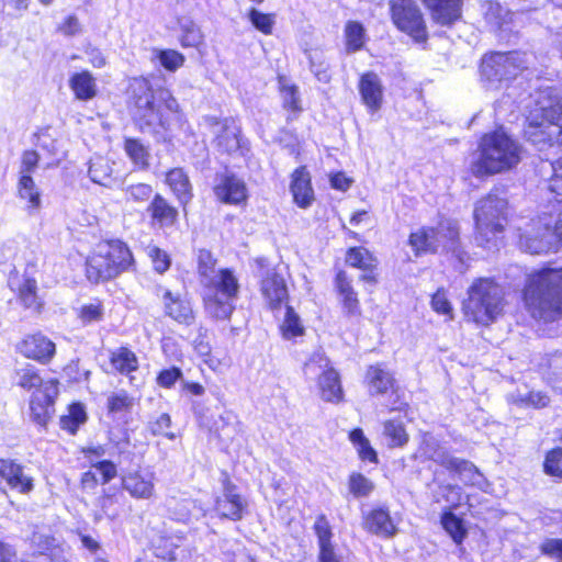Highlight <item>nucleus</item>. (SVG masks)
I'll list each match as a JSON object with an SVG mask.
<instances>
[{"mask_svg":"<svg viewBox=\"0 0 562 562\" xmlns=\"http://www.w3.org/2000/svg\"><path fill=\"white\" fill-rule=\"evenodd\" d=\"M521 301L533 318L552 323L562 318V266L546 263L529 272L521 289Z\"/></svg>","mask_w":562,"mask_h":562,"instance_id":"f257e3e1","label":"nucleus"},{"mask_svg":"<svg viewBox=\"0 0 562 562\" xmlns=\"http://www.w3.org/2000/svg\"><path fill=\"white\" fill-rule=\"evenodd\" d=\"M133 119L142 131L167 130L169 114L179 112V103L166 88L153 89L149 81L135 78L131 83Z\"/></svg>","mask_w":562,"mask_h":562,"instance_id":"f03ea898","label":"nucleus"},{"mask_svg":"<svg viewBox=\"0 0 562 562\" xmlns=\"http://www.w3.org/2000/svg\"><path fill=\"white\" fill-rule=\"evenodd\" d=\"M479 157L470 165V173L477 179L509 171L521 159V148L503 128L484 133L477 144Z\"/></svg>","mask_w":562,"mask_h":562,"instance_id":"7ed1b4c3","label":"nucleus"},{"mask_svg":"<svg viewBox=\"0 0 562 562\" xmlns=\"http://www.w3.org/2000/svg\"><path fill=\"white\" fill-rule=\"evenodd\" d=\"M407 245L415 257L456 252L460 249V227L454 220L442 218L436 226L423 225L412 231Z\"/></svg>","mask_w":562,"mask_h":562,"instance_id":"20e7f679","label":"nucleus"},{"mask_svg":"<svg viewBox=\"0 0 562 562\" xmlns=\"http://www.w3.org/2000/svg\"><path fill=\"white\" fill-rule=\"evenodd\" d=\"M502 307L503 299L498 284L492 278H477L468 289L462 312L467 321L488 326L502 313Z\"/></svg>","mask_w":562,"mask_h":562,"instance_id":"39448f33","label":"nucleus"},{"mask_svg":"<svg viewBox=\"0 0 562 562\" xmlns=\"http://www.w3.org/2000/svg\"><path fill=\"white\" fill-rule=\"evenodd\" d=\"M522 137L539 150L562 147V100L542 108L538 116L528 119Z\"/></svg>","mask_w":562,"mask_h":562,"instance_id":"423d86ee","label":"nucleus"},{"mask_svg":"<svg viewBox=\"0 0 562 562\" xmlns=\"http://www.w3.org/2000/svg\"><path fill=\"white\" fill-rule=\"evenodd\" d=\"M389 14L395 29L414 43L425 45L428 42L427 22L415 0H390Z\"/></svg>","mask_w":562,"mask_h":562,"instance_id":"0eeeda50","label":"nucleus"},{"mask_svg":"<svg viewBox=\"0 0 562 562\" xmlns=\"http://www.w3.org/2000/svg\"><path fill=\"white\" fill-rule=\"evenodd\" d=\"M364 382L369 387L371 395L390 396L391 400L386 405L389 413L407 414L409 412V404L405 400L404 393L401 390L394 373L386 370L383 363L368 366Z\"/></svg>","mask_w":562,"mask_h":562,"instance_id":"6e6552de","label":"nucleus"},{"mask_svg":"<svg viewBox=\"0 0 562 562\" xmlns=\"http://www.w3.org/2000/svg\"><path fill=\"white\" fill-rule=\"evenodd\" d=\"M323 369L318 379L317 387L319 396L324 402L339 404L345 402V392L341 384V376L337 369L330 364V360L321 353L312 355L304 363V371Z\"/></svg>","mask_w":562,"mask_h":562,"instance_id":"1a4fd4ad","label":"nucleus"},{"mask_svg":"<svg viewBox=\"0 0 562 562\" xmlns=\"http://www.w3.org/2000/svg\"><path fill=\"white\" fill-rule=\"evenodd\" d=\"M473 215L476 228L483 236L503 233L506 214L501 199L490 194L484 196L479 201Z\"/></svg>","mask_w":562,"mask_h":562,"instance_id":"9d476101","label":"nucleus"},{"mask_svg":"<svg viewBox=\"0 0 562 562\" xmlns=\"http://www.w3.org/2000/svg\"><path fill=\"white\" fill-rule=\"evenodd\" d=\"M344 260L347 267L360 271L359 281L375 285L380 281V260L376 255L362 245L349 246Z\"/></svg>","mask_w":562,"mask_h":562,"instance_id":"9b49d317","label":"nucleus"},{"mask_svg":"<svg viewBox=\"0 0 562 562\" xmlns=\"http://www.w3.org/2000/svg\"><path fill=\"white\" fill-rule=\"evenodd\" d=\"M215 260L210 251L201 250L199 255V271L201 282L210 290H218L224 294L231 295L238 290L237 279L228 269L216 271Z\"/></svg>","mask_w":562,"mask_h":562,"instance_id":"f8f14e48","label":"nucleus"},{"mask_svg":"<svg viewBox=\"0 0 562 562\" xmlns=\"http://www.w3.org/2000/svg\"><path fill=\"white\" fill-rule=\"evenodd\" d=\"M333 288L342 315L347 318H358L362 315L361 300L355 288L352 277L342 268L336 269Z\"/></svg>","mask_w":562,"mask_h":562,"instance_id":"ddd939ff","label":"nucleus"},{"mask_svg":"<svg viewBox=\"0 0 562 562\" xmlns=\"http://www.w3.org/2000/svg\"><path fill=\"white\" fill-rule=\"evenodd\" d=\"M362 529L372 536L391 539L398 532L397 524L386 505H374L361 515Z\"/></svg>","mask_w":562,"mask_h":562,"instance_id":"4468645a","label":"nucleus"},{"mask_svg":"<svg viewBox=\"0 0 562 562\" xmlns=\"http://www.w3.org/2000/svg\"><path fill=\"white\" fill-rule=\"evenodd\" d=\"M515 68L512 52H487L479 64L481 79L486 82H501L508 79Z\"/></svg>","mask_w":562,"mask_h":562,"instance_id":"2eb2a0df","label":"nucleus"},{"mask_svg":"<svg viewBox=\"0 0 562 562\" xmlns=\"http://www.w3.org/2000/svg\"><path fill=\"white\" fill-rule=\"evenodd\" d=\"M58 395V383L47 380L46 386L32 393L30 400L31 419L40 426H46L54 413V401Z\"/></svg>","mask_w":562,"mask_h":562,"instance_id":"dca6fc26","label":"nucleus"},{"mask_svg":"<svg viewBox=\"0 0 562 562\" xmlns=\"http://www.w3.org/2000/svg\"><path fill=\"white\" fill-rule=\"evenodd\" d=\"M357 89L360 101L370 114L378 113L384 103V87L379 75L372 70L360 74Z\"/></svg>","mask_w":562,"mask_h":562,"instance_id":"f3484780","label":"nucleus"},{"mask_svg":"<svg viewBox=\"0 0 562 562\" xmlns=\"http://www.w3.org/2000/svg\"><path fill=\"white\" fill-rule=\"evenodd\" d=\"M435 25L451 29L462 20L464 0H420Z\"/></svg>","mask_w":562,"mask_h":562,"instance_id":"a211bd4d","label":"nucleus"},{"mask_svg":"<svg viewBox=\"0 0 562 562\" xmlns=\"http://www.w3.org/2000/svg\"><path fill=\"white\" fill-rule=\"evenodd\" d=\"M260 292L267 308L273 313L289 304L290 294L286 283L283 277L276 271H269L262 277Z\"/></svg>","mask_w":562,"mask_h":562,"instance_id":"6ab92c4d","label":"nucleus"},{"mask_svg":"<svg viewBox=\"0 0 562 562\" xmlns=\"http://www.w3.org/2000/svg\"><path fill=\"white\" fill-rule=\"evenodd\" d=\"M289 188L294 204L300 209H307L315 201L312 176L307 166L301 165L291 172Z\"/></svg>","mask_w":562,"mask_h":562,"instance_id":"aec40b11","label":"nucleus"},{"mask_svg":"<svg viewBox=\"0 0 562 562\" xmlns=\"http://www.w3.org/2000/svg\"><path fill=\"white\" fill-rule=\"evenodd\" d=\"M106 257H111L108 244H99L93 254L88 257L86 273L91 282L99 283L116 277V269L110 268Z\"/></svg>","mask_w":562,"mask_h":562,"instance_id":"412c9836","label":"nucleus"},{"mask_svg":"<svg viewBox=\"0 0 562 562\" xmlns=\"http://www.w3.org/2000/svg\"><path fill=\"white\" fill-rule=\"evenodd\" d=\"M165 314L179 324L190 326L195 319L190 301L180 293L165 289L162 292Z\"/></svg>","mask_w":562,"mask_h":562,"instance_id":"4be33fe9","label":"nucleus"},{"mask_svg":"<svg viewBox=\"0 0 562 562\" xmlns=\"http://www.w3.org/2000/svg\"><path fill=\"white\" fill-rule=\"evenodd\" d=\"M18 349L24 357L46 363L55 353V344L42 334H33L23 338Z\"/></svg>","mask_w":562,"mask_h":562,"instance_id":"5701e85b","label":"nucleus"},{"mask_svg":"<svg viewBox=\"0 0 562 562\" xmlns=\"http://www.w3.org/2000/svg\"><path fill=\"white\" fill-rule=\"evenodd\" d=\"M214 193L224 203L237 204L246 199V186L243 179L224 173L218 178Z\"/></svg>","mask_w":562,"mask_h":562,"instance_id":"b1692460","label":"nucleus"},{"mask_svg":"<svg viewBox=\"0 0 562 562\" xmlns=\"http://www.w3.org/2000/svg\"><path fill=\"white\" fill-rule=\"evenodd\" d=\"M535 225L537 233L543 229L542 236L550 237L555 245L562 246V205H552L538 217Z\"/></svg>","mask_w":562,"mask_h":562,"instance_id":"393cba45","label":"nucleus"},{"mask_svg":"<svg viewBox=\"0 0 562 562\" xmlns=\"http://www.w3.org/2000/svg\"><path fill=\"white\" fill-rule=\"evenodd\" d=\"M278 90L282 95V109L288 112L286 121L296 120L303 112L299 87L288 83L284 76L278 77Z\"/></svg>","mask_w":562,"mask_h":562,"instance_id":"a878e982","label":"nucleus"},{"mask_svg":"<svg viewBox=\"0 0 562 562\" xmlns=\"http://www.w3.org/2000/svg\"><path fill=\"white\" fill-rule=\"evenodd\" d=\"M114 165V161L103 156L91 158L88 171L90 179L105 188H113L117 183Z\"/></svg>","mask_w":562,"mask_h":562,"instance_id":"bb28decb","label":"nucleus"},{"mask_svg":"<svg viewBox=\"0 0 562 562\" xmlns=\"http://www.w3.org/2000/svg\"><path fill=\"white\" fill-rule=\"evenodd\" d=\"M147 212L155 224L159 227H170L178 218V210L172 206L162 195L155 194L147 206Z\"/></svg>","mask_w":562,"mask_h":562,"instance_id":"cd10ccee","label":"nucleus"},{"mask_svg":"<svg viewBox=\"0 0 562 562\" xmlns=\"http://www.w3.org/2000/svg\"><path fill=\"white\" fill-rule=\"evenodd\" d=\"M457 506L458 505H453L451 508L442 510L440 515V525L452 541L457 546H461L468 537V528L464 520L452 512Z\"/></svg>","mask_w":562,"mask_h":562,"instance_id":"c85d7f7f","label":"nucleus"},{"mask_svg":"<svg viewBox=\"0 0 562 562\" xmlns=\"http://www.w3.org/2000/svg\"><path fill=\"white\" fill-rule=\"evenodd\" d=\"M166 183L177 195L180 203L186 205L192 198V188L187 173L181 168H173L166 175Z\"/></svg>","mask_w":562,"mask_h":562,"instance_id":"c756f323","label":"nucleus"},{"mask_svg":"<svg viewBox=\"0 0 562 562\" xmlns=\"http://www.w3.org/2000/svg\"><path fill=\"white\" fill-rule=\"evenodd\" d=\"M348 439L357 450L358 458L363 462L379 463L376 450L371 446L362 428L356 427L348 432Z\"/></svg>","mask_w":562,"mask_h":562,"instance_id":"7c9ffc66","label":"nucleus"},{"mask_svg":"<svg viewBox=\"0 0 562 562\" xmlns=\"http://www.w3.org/2000/svg\"><path fill=\"white\" fill-rule=\"evenodd\" d=\"M285 314L278 329L283 339L291 340L305 334V327L293 306L285 305Z\"/></svg>","mask_w":562,"mask_h":562,"instance_id":"2f4dec72","label":"nucleus"},{"mask_svg":"<svg viewBox=\"0 0 562 562\" xmlns=\"http://www.w3.org/2000/svg\"><path fill=\"white\" fill-rule=\"evenodd\" d=\"M14 383L25 391H37L46 386V381L40 374V371L31 366L25 364L15 370Z\"/></svg>","mask_w":562,"mask_h":562,"instance_id":"473e14b6","label":"nucleus"},{"mask_svg":"<svg viewBox=\"0 0 562 562\" xmlns=\"http://www.w3.org/2000/svg\"><path fill=\"white\" fill-rule=\"evenodd\" d=\"M122 484L123 487L136 498L148 499L154 494V483L150 480H146L137 472L124 476Z\"/></svg>","mask_w":562,"mask_h":562,"instance_id":"72a5a7b5","label":"nucleus"},{"mask_svg":"<svg viewBox=\"0 0 562 562\" xmlns=\"http://www.w3.org/2000/svg\"><path fill=\"white\" fill-rule=\"evenodd\" d=\"M70 88L75 92L77 99L86 101L92 99L97 94V85L92 75L85 70L75 74L69 80Z\"/></svg>","mask_w":562,"mask_h":562,"instance_id":"f704fd0d","label":"nucleus"},{"mask_svg":"<svg viewBox=\"0 0 562 562\" xmlns=\"http://www.w3.org/2000/svg\"><path fill=\"white\" fill-rule=\"evenodd\" d=\"M214 134L216 135L217 145L225 151L232 153L240 147L237 128L234 122L216 123L214 125Z\"/></svg>","mask_w":562,"mask_h":562,"instance_id":"c9c22d12","label":"nucleus"},{"mask_svg":"<svg viewBox=\"0 0 562 562\" xmlns=\"http://www.w3.org/2000/svg\"><path fill=\"white\" fill-rule=\"evenodd\" d=\"M345 46L348 53L361 50L367 42L366 30L359 21H347L344 30Z\"/></svg>","mask_w":562,"mask_h":562,"instance_id":"e433bc0d","label":"nucleus"},{"mask_svg":"<svg viewBox=\"0 0 562 562\" xmlns=\"http://www.w3.org/2000/svg\"><path fill=\"white\" fill-rule=\"evenodd\" d=\"M218 292V290H216ZM221 296L216 293L215 295L207 294L205 299V306L207 312L217 319H226L233 312V305L229 300L236 295L237 290L231 294H224L220 291Z\"/></svg>","mask_w":562,"mask_h":562,"instance_id":"4c0bfd02","label":"nucleus"},{"mask_svg":"<svg viewBox=\"0 0 562 562\" xmlns=\"http://www.w3.org/2000/svg\"><path fill=\"white\" fill-rule=\"evenodd\" d=\"M383 435L389 440V448H403L409 441L405 425L394 418L384 420Z\"/></svg>","mask_w":562,"mask_h":562,"instance_id":"58836bf2","label":"nucleus"},{"mask_svg":"<svg viewBox=\"0 0 562 562\" xmlns=\"http://www.w3.org/2000/svg\"><path fill=\"white\" fill-rule=\"evenodd\" d=\"M111 251V257H106V261L110 265V268L116 269V276L126 270L132 261V252L130 249L121 241H105Z\"/></svg>","mask_w":562,"mask_h":562,"instance_id":"ea45409f","label":"nucleus"},{"mask_svg":"<svg viewBox=\"0 0 562 562\" xmlns=\"http://www.w3.org/2000/svg\"><path fill=\"white\" fill-rule=\"evenodd\" d=\"M18 194L22 200L27 201L30 212L41 207V192L32 176H20L18 182Z\"/></svg>","mask_w":562,"mask_h":562,"instance_id":"a19ab883","label":"nucleus"},{"mask_svg":"<svg viewBox=\"0 0 562 562\" xmlns=\"http://www.w3.org/2000/svg\"><path fill=\"white\" fill-rule=\"evenodd\" d=\"M449 474L461 476L463 474H480L477 467L469 460L457 458L448 453H443L438 461Z\"/></svg>","mask_w":562,"mask_h":562,"instance_id":"79ce46f5","label":"nucleus"},{"mask_svg":"<svg viewBox=\"0 0 562 562\" xmlns=\"http://www.w3.org/2000/svg\"><path fill=\"white\" fill-rule=\"evenodd\" d=\"M347 487L353 498H366L375 490V484L363 473L352 471L348 475Z\"/></svg>","mask_w":562,"mask_h":562,"instance_id":"37998d69","label":"nucleus"},{"mask_svg":"<svg viewBox=\"0 0 562 562\" xmlns=\"http://www.w3.org/2000/svg\"><path fill=\"white\" fill-rule=\"evenodd\" d=\"M124 150L135 166L142 170L148 169L150 158L149 148L139 139L125 138Z\"/></svg>","mask_w":562,"mask_h":562,"instance_id":"c03bdc74","label":"nucleus"},{"mask_svg":"<svg viewBox=\"0 0 562 562\" xmlns=\"http://www.w3.org/2000/svg\"><path fill=\"white\" fill-rule=\"evenodd\" d=\"M178 22L182 47H199L203 43V34L200 27L189 18H181Z\"/></svg>","mask_w":562,"mask_h":562,"instance_id":"a18cd8bd","label":"nucleus"},{"mask_svg":"<svg viewBox=\"0 0 562 562\" xmlns=\"http://www.w3.org/2000/svg\"><path fill=\"white\" fill-rule=\"evenodd\" d=\"M111 363L121 373H130L138 368L136 355L126 347H120L112 352Z\"/></svg>","mask_w":562,"mask_h":562,"instance_id":"49530a36","label":"nucleus"},{"mask_svg":"<svg viewBox=\"0 0 562 562\" xmlns=\"http://www.w3.org/2000/svg\"><path fill=\"white\" fill-rule=\"evenodd\" d=\"M431 310L445 316L446 321H452L454 317L453 306L448 296V290L443 286L438 288L430 297Z\"/></svg>","mask_w":562,"mask_h":562,"instance_id":"de8ad7c7","label":"nucleus"},{"mask_svg":"<svg viewBox=\"0 0 562 562\" xmlns=\"http://www.w3.org/2000/svg\"><path fill=\"white\" fill-rule=\"evenodd\" d=\"M543 472L557 480H562V448L554 447L546 452L542 462Z\"/></svg>","mask_w":562,"mask_h":562,"instance_id":"09e8293b","label":"nucleus"},{"mask_svg":"<svg viewBox=\"0 0 562 562\" xmlns=\"http://www.w3.org/2000/svg\"><path fill=\"white\" fill-rule=\"evenodd\" d=\"M217 510L224 517L231 519H240L243 514V505L239 496L229 492L224 499L218 501Z\"/></svg>","mask_w":562,"mask_h":562,"instance_id":"8fccbe9b","label":"nucleus"},{"mask_svg":"<svg viewBox=\"0 0 562 562\" xmlns=\"http://www.w3.org/2000/svg\"><path fill=\"white\" fill-rule=\"evenodd\" d=\"M248 18L252 25L265 35H271L276 23V15L273 13H263L256 9L248 11Z\"/></svg>","mask_w":562,"mask_h":562,"instance_id":"3c124183","label":"nucleus"},{"mask_svg":"<svg viewBox=\"0 0 562 562\" xmlns=\"http://www.w3.org/2000/svg\"><path fill=\"white\" fill-rule=\"evenodd\" d=\"M122 191L125 193L127 200L134 202H146L153 195L151 186L143 182L131 184L123 182Z\"/></svg>","mask_w":562,"mask_h":562,"instance_id":"603ef678","label":"nucleus"},{"mask_svg":"<svg viewBox=\"0 0 562 562\" xmlns=\"http://www.w3.org/2000/svg\"><path fill=\"white\" fill-rule=\"evenodd\" d=\"M538 550L542 557L562 562V538L547 537L540 542Z\"/></svg>","mask_w":562,"mask_h":562,"instance_id":"864d4df0","label":"nucleus"},{"mask_svg":"<svg viewBox=\"0 0 562 562\" xmlns=\"http://www.w3.org/2000/svg\"><path fill=\"white\" fill-rule=\"evenodd\" d=\"M37 283L32 278H25L24 282L20 286V300L27 308L37 310L40 302L37 297Z\"/></svg>","mask_w":562,"mask_h":562,"instance_id":"5fc2aeb1","label":"nucleus"},{"mask_svg":"<svg viewBox=\"0 0 562 562\" xmlns=\"http://www.w3.org/2000/svg\"><path fill=\"white\" fill-rule=\"evenodd\" d=\"M86 420V412L80 405H72L69 409V415L60 417V427L75 434L78 427Z\"/></svg>","mask_w":562,"mask_h":562,"instance_id":"6e6d98bb","label":"nucleus"},{"mask_svg":"<svg viewBox=\"0 0 562 562\" xmlns=\"http://www.w3.org/2000/svg\"><path fill=\"white\" fill-rule=\"evenodd\" d=\"M156 57L160 64L169 71H176L184 64V56L175 49L156 50Z\"/></svg>","mask_w":562,"mask_h":562,"instance_id":"4d7b16f0","label":"nucleus"},{"mask_svg":"<svg viewBox=\"0 0 562 562\" xmlns=\"http://www.w3.org/2000/svg\"><path fill=\"white\" fill-rule=\"evenodd\" d=\"M170 426L171 418L169 414L162 413L155 420H150L148 423L147 428L154 436H165L168 439L172 440L176 437L175 434L167 431V429H169Z\"/></svg>","mask_w":562,"mask_h":562,"instance_id":"13d9d810","label":"nucleus"},{"mask_svg":"<svg viewBox=\"0 0 562 562\" xmlns=\"http://www.w3.org/2000/svg\"><path fill=\"white\" fill-rule=\"evenodd\" d=\"M133 406V398L126 392L113 393L108 397V408L110 413H120L130 411Z\"/></svg>","mask_w":562,"mask_h":562,"instance_id":"bf43d9fd","label":"nucleus"},{"mask_svg":"<svg viewBox=\"0 0 562 562\" xmlns=\"http://www.w3.org/2000/svg\"><path fill=\"white\" fill-rule=\"evenodd\" d=\"M148 256L150 257L154 269L158 273H164L170 267V258L168 254L156 246L148 247Z\"/></svg>","mask_w":562,"mask_h":562,"instance_id":"052dcab7","label":"nucleus"},{"mask_svg":"<svg viewBox=\"0 0 562 562\" xmlns=\"http://www.w3.org/2000/svg\"><path fill=\"white\" fill-rule=\"evenodd\" d=\"M103 316V308L100 303H91L83 305L79 311V318L82 324L87 325L93 322L101 321Z\"/></svg>","mask_w":562,"mask_h":562,"instance_id":"680f3d73","label":"nucleus"},{"mask_svg":"<svg viewBox=\"0 0 562 562\" xmlns=\"http://www.w3.org/2000/svg\"><path fill=\"white\" fill-rule=\"evenodd\" d=\"M40 161V155L36 150H25L22 154L20 176H32Z\"/></svg>","mask_w":562,"mask_h":562,"instance_id":"e2e57ef3","label":"nucleus"},{"mask_svg":"<svg viewBox=\"0 0 562 562\" xmlns=\"http://www.w3.org/2000/svg\"><path fill=\"white\" fill-rule=\"evenodd\" d=\"M181 376V370L179 368L172 367L170 369L162 370L158 374L157 383L164 387H171Z\"/></svg>","mask_w":562,"mask_h":562,"instance_id":"0e129e2a","label":"nucleus"},{"mask_svg":"<svg viewBox=\"0 0 562 562\" xmlns=\"http://www.w3.org/2000/svg\"><path fill=\"white\" fill-rule=\"evenodd\" d=\"M329 182L333 189L346 192L351 187L353 180L344 171H336L329 175Z\"/></svg>","mask_w":562,"mask_h":562,"instance_id":"69168bd1","label":"nucleus"},{"mask_svg":"<svg viewBox=\"0 0 562 562\" xmlns=\"http://www.w3.org/2000/svg\"><path fill=\"white\" fill-rule=\"evenodd\" d=\"M525 402L533 408H544L550 403V397L541 391H530L525 396Z\"/></svg>","mask_w":562,"mask_h":562,"instance_id":"338daca9","label":"nucleus"},{"mask_svg":"<svg viewBox=\"0 0 562 562\" xmlns=\"http://www.w3.org/2000/svg\"><path fill=\"white\" fill-rule=\"evenodd\" d=\"M549 189L553 193L554 205H562V173H559L557 169L550 178Z\"/></svg>","mask_w":562,"mask_h":562,"instance_id":"774afa93","label":"nucleus"}]
</instances>
